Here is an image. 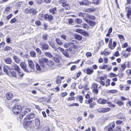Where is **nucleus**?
<instances>
[{"label": "nucleus", "mask_w": 131, "mask_h": 131, "mask_svg": "<svg viewBox=\"0 0 131 131\" xmlns=\"http://www.w3.org/2000/svg\"><path fill=\"white\" fill-rule=\"evenodd\" d=\"M34 122H32V121H28L27 120L24 119V127L27 130H29L35 127Z\"/></svg>", "instance_id": "1"}, {"label": "nucleus", "mask_w": 131, "mask_h": 131, "mask_svg": "<svg viewBox=\"0 0 131 131\" xmlns=\"http://www.w3.org/2000/svg\"><path fill=\"white\" fill-rule=\"evenodd\" d=\"M21 106L19 105H16L12 108V111L15 114H19L21 112Z\"/></svg>", "instance_id": "2"}, {"label": "nucleus", "mask_w": 131, "mask_h": 131, "mask_svg": "<svg viewBox=\"0 0 131 131\" xmlns=\"http://www.w3.org/2000/svg\"><path fill=\"white\" fill-rule=\"evenodd\" d=\"M28 61L29 65V67L28 68V72L34 71L35 68L33 61L30 59L28 60Z\"/></svg>", "instance_id": "3"}, {"label": "nucleus", "mask_w": 131, "mask_h": 131, "mask_svg": "<svg viewBox=\"0 0 131 131\" xmlns=\"http://www.w3.org/2000/svg\"><path fill=\"white\" fill-rule=\"evenodd\" d=\"M39 61L41 67H45L46 65H47L48 60L45 57H43L40 59L39 58Z\"/></svg>", "instance_id": "4"}, {"label": "nucleus", "mask_w": 131, "mask_h": 131, "mask_svg": "<svg viewBox=\"0 0 131 131\" xmlns=\"http://www.w3.org/2000/svg\"><path fill=\"white\" fill-rule=\"evenodd\" d=\"M59 3L61 4L62 6L65 8L66 9L69 10L70 9V7L67 3V0H60L59 1Z\"/></svg>", "instance_id": "5"}, {"label": "nucleus", "mask_w": 131, "mask_h": 131, "mask_svg": "<svg viewBox=\"0 0 131 131\" xmlns=\"http://www.w3.org/2000/svg\"><path fill=\"white\" fill-rule=\"evenodd\" d=\"M77 2L78 4H79L80 6H88L90 5L91 3L90 1L88 0H83L81 2L78 1Z\"/></svg>", "instance_id": "6"}, {"label": "nucleus", "mask_w": 131, "mask_h": 131, "mask_svg": "<svg viewBox=\"0 0 131 131\" xmlns=\"http://www.w3.org/2000/svg\"><path fill=\"white\" fill-rule=\"evenodd\" d=\"M20 65L21 68L25 72H28V68H27V65L25 62H21Z\"/></svg>", "instance_id": "7"}, {"label": "nucleus", "mask_w": 131, "mask_h": 131, "mask_svg": "<svg viewBox=\"0 0 131 131\" xmlns=\"http://www.w3.org/2000/svg\"><path fill=\"white\" fill-rule=\"evenodd\" d=\"M3 71L6 73L7 75L9 72V71H10L11 67L9 68V67L8 66L6 65H4L3 67Z\"/></svg>", "instance_id": "8"}, {"label": "nucleus", "mask_w": 131, "mask_h": 131, "mask_svg": "<svg viewBox=\"0 0 131 131\" xmlns=\"http://www.w3.org/2000/svg\"><path fill=\"white\" fill-rule=\"evenodd\" d=\"M98 86V85L94 83H92L91 86V88L93 91L96 94H97L98 92V90L97 89Z\"/></svg>", "instance_id": "9"}, {"label": "nucleus", "mask_w": 131, "mask_h": 131, "mask_svg": "<svg viewBox=\"0 0 131 131\" xmlns=\"http://www.w3.org/2000/svg\"><path fill=\"white\" fill-rule=\"evenodd\" d=\"M11 69L12 70H16L17 72L21 70L19 67L15 63L12 65Z\"/></svg>", "instance_id": "10"}, {"label": "nucleus", "mask_w": 131, "mask_h": 131, "mask_svg": "<svg viewBox=\"0 0 131 131\" xmlns=\"http://www.w3.org/2000/svg\"><path fill=\"white\" fill-rule=\"evenodd\" d=\"M6 99L8 100H10L13 97L12 93L10 92H7L5 95Z\"/></svg>", "instance_id": "11"}, {"label": "nucleus", "mask_w": 131, "mask_h": 131, "mask_svg": "<svg viewBox=\"0 0 131 131\" xmlns=\"http://www.w3.org/2000/svg\"><path fill=\"white\" fill-rule=\"evenodd\" d=\"M64 79L63 77H60L59 75L56 78V83L57 84H60L61 82V80Z\"/></svg>", "instance_id": "12"}, {"label": "nucleus", "mask_w": 131, "mask_h": 131, "mask_svg": "<svg viewBox=\"0 0 131 131\" xmlns=\"http://www.w3.org/2000/svg\"><path fill=\"white\" fill-rule=\"evenodd\" d=\"M35 116L34 114L33 113H31L29 114L25 118V120H29L33 118Z\"/></svg>", "instance_id": "13"}, {"label": "nucleus", "mask_w": 131, "mask_h": 131, "mask_svg": "<svg viewBox=\"0 0 131 131\" xmlns=\"http://www.w3.org/2000/svg\"><path fill=\"white\" fill-rule=\"evenodd\" d=\"M116 116L118 118L121 119H124L125 118V115L122 113H119L117 114Z\"/></svg>", "instance_id": "14"}, {"label": "nucleus", "mask_w": 131, "mask_h": 131, "mask_svg": "<svg viewBox=\"0 0 131 131\" xmlns=\"http://www.w3.org/2000/svg\"><path fill=\"white\" fill-rule=\"evenodd\" d=\"M116 45V43L115 41H114L112 45V43H109L108 47L111 49H114Z\"/></svg>", "instance_id": "15"}, {"label": "nucleus", "mask_w": 131, "mask_h": 131, "mask_svg": "<svg viewBox=\"0 0 131 131\" xmlns=\"http://www.w3.org/2000/svg\"><path fill=\"white\" fill-rule=\"evenodd\" d=\"M7 75L11 77H16V73L15 71H9Z\"/></svg>", "instance_id": "16"}, {"label": "nucleus", "mask_w": 131, "mask_h": 131, "mask_svg": "<svg viewBox=\"0 0 131 131\" xmlns=\"http://www.w3.org/2000/svg\"><path fill=\"white\" fill-rule=\"evenodd\" d=\"M106 100L100 98L97 100V102L100 104H104L106 103Z\"/></svg>", "instance_id": "17"}, {"label": "nucleus", "mask_w": 131, "mask_h": 131, "mask_svg": "<svg viewBox=\"0 0 131 131\" xmlns=\"http://www.w3.org/2000/svg\"><path fill=\"white\" fill-rule=\"evenodd\" d=\"M32 121V122H34V124L35 123V126H36L37 127H38L40 125V122L38 119H36L34 121Z\"/></svg>", "instance_id": "18"}, {"label": "nucleus", "mask_w": 131, "mask_h": 131, "mask_svg": "<svg viewBox=\"0 0 131 131\" xmlns=\"http://www.w3.org/2000/svg\"><path fill=\"white\" fill-rule=\"evenodd\" d=\"M126 10L127 11V16L128 18H129V16L131 13V8H129V6H128L126 7Z\"/></svg>", "instance_id": "19"}, {"label": "nucleus", "mask_w": 131, "mask_h": 131, "mask_svg": "<svg viewBox=\"0 0 131 131\" xmlns=\"http://www.w3.org/2000/svg\"><path fill=\"white\" fill-rule=\"evenodd\" d=\"M40 46L42 47V48L43 49L47 50H48V45L46 44V43H40Z\"/></svg>", "instance_id": "20"}, {"label": "nucleus", "mask_w": 131, "mask_h": 131, "mask_svg": "<svg viewBox=\"0 0 131 131\" xmlns=\"http://www.w3.org/2000/svg\"><path fill=\"white\" fill-rule=\"evenodd\" d=\"M13 58L14 61L17 63H19L20 62V60L17 56H14Z\"/></svg>", "instance_id": "21"}, {"label": "nucleus", "mask_w": 131, "mask_h": 131, "mask_svg": "<svg viewBox=\"0 0 131 131\" xmlns=\"http://www.w3.org/2000/svg\"><path fill=\"white\" fill-rule=\"evenodd\" d=\"M4 60L5 62L7 64H10L12 62L11 59L9 58H5Z\"/></svg>", "instance_id": "22"}, {"label": "nucleus", "mask_w": 131, "mask_h": 131, "mask_svg": "<svg viewBox=\"0 0 131 131\" xmlns=\"http://www.w3.org/2000/svg\"><path fill=\"white\" fill-rule=\"evenodd\" d=\"M49 12L53 14H55L57 12V8L56 7L52 8L49 10Z\"/></svg>", "instance_id": "23"}, {"label": "nucleus", "mask_w": 131, "mask_h": 131, "mask_svg": "<svg viewBox=\"0 0 131 131\" xmlns=\"http://www.w3.org/2000/svg\"><path fill=\"white\" fill-rule=\"evenodd\" d=\"M84 19L85 20L89 23L91 26H94L96 24V23L94 21H89L87 19H86L85 18H84Z\"/></svg>", "instance_id": "24"}, {"label": "nucleus", "mask_w": 131, "mask_h": 131, "mask_svg": "<svg viewBox=\"0 0 131 131\" xmlns=\"http://www.w3.org/2000/svg\"><path fill=\"white\" fill-rule=\"evenodd\" d=\"M45 55L47 57H48L50 58L53 59L54 58L52 55L51 53L48 52H46L45 53Z\"/></svg>", "instance_id": "25"}, {"label": "nucleus", "mask_w": 131, "mask_h": 131, "mask_svg": "<svg viewBox=\"0 0 131 131\" xmlns=\"http://www.w3.org/2000/svg\"><path fill=\"white\" fill-rule=\"evenodd\" d=\"M93 72V70L89 68L86 70V73L88 74H91Z\"/></svg>", "instance_id": "26"}, {"label": "nucleus", "mask_w": 131, "mask_h": 131, "mask_svg": "<svg viewBox=\"0 0 131 131\" xmlns=\"http://www.w3.org/2000/svg\"><path fill=\"white\" fill-rule=\"evenodd\" d=\"M31 111L30 108H28L25 109L24 111L23 112V115H25L27 113H29Z\"/></svg>", "instance_id": "27"}, {"label": "nucleus", "mask_w": 131, "mask_h": 131, "mask_svg": "<svg viewBox=\"0 0 131 131\" xmlns=\"http://www.w3.org/2000/svg\"><path fill=\"white\" fill-rule=\"evenodd\" d=\"M74 37L76 39L79 40H81L82 39V36L78 34H75Z\"/></svg>", "instance_id": "28"}, {"label": "nucleus", "mask_w": 131, "mask_h": 131, "mask_svg": "<svg viewBox=\"0 0 131 131\" xmlns=\"http://www.w3.org/2000/svg\"><path fill=\"white\" fill-rule=\"evenodd\" d=\"M54 64V62L53 61L48 60L47 65L49 67H52Z\"/></svg>", "instance_id": "29"}, {"label": "nucleus", "mask_w": 131, "mask_h": 131, "mask_svg": "<svg viewBox=\"0 0 131 131\" xmlns=\"http://www.w3.org/2000/svg\"><path fill=\"white\" fill-rule=\"evenodd\" d=\"M75 22L78 24H80L81 23L82 21L81 19L79 18H77L75 19Z\"/></svg>", "instance_id": "30"}, {"label": "nucleus", "mask_w": 131, "mask_h": 131, "mask_svg": "<svg viewBox=\"0 0 131 131\" xmlns=\"http://www.w3.org/2000/svg\"><path fill=\"white\" fill-rule=\"evenodd\" d=\"M30 56L33 57L35 58L36 57V53L34 51H31L30 53Z\"/></svg>", "instance_id": "31"}, {"label": "nucleus", "mask_w": 131, "mask_h": 131, "mask_svg": "<svg viewBox=\"0 0 131 131\" xmlns=\"http://www.w3.org/2000/svg\"><path fill=\"white\" fill-rule=\"evenodd\" d=\"M96 9L94 8H89L86 9V12H94Z\"/></svg>", "instance_id": "32"}, {"label": "nucleus", "mask_w": 131, "mask_h": 131, "mask_svg": "<svg viewBox=\"0 0 131 131\" xmlns=\"http://www.w3.org/2000/svg\"><path fill=\"white\" fill-rule=\"evenodd\" d=\"M47 99L45 97H43L38 99V101L40 102L45 101Z\"/></svg>", "instance_id": "33"}, {"label": "nucleus", "mask_w": 131, "mask_h": 131, "mask_svg": "<svg viewBox=\"0 0 131 131\" xmlns=\"http://www.w3.org/2000/svg\"><path fill=\"white\" fill-rule=\"evenodd\" d=\"M92 99L91 98L88 100H86L85 101V103L86 104H90L92 102Z\"/></svg>", "instance_id": "34"}, {"label": "nucleus", "mask_w": 131, "mask_h": 131, "mask_svg": "<svg viewBox=\"0 0 131 131\" xmlns=\"http://www.w3.org/2000/svg\"><path fill=\"white\" fill-rule=\"evenodd\" d=\"M116 104L119 106L123 105L124 104V103L120 101H118L116 103Z\"/></svg>", "instance_id": "35"}, {"label": "nucleus", "mask_w": 131, "mask_h": 131, "mask_svg": "<svg viewBox=\"0 0 131 131\" xmlns=\"http://www.w3.org/2000/svg\"><path fill=\"white\" fill-rule=\"evenodd\" d=\"M78 99L80 103H82L83 102V97L81 95H79L78 96Z\"/></svg>", "instance_id": "36"}, {"label": "nucleus", "mask_w": 131, "mask_h": 131, "mask_svg": "<svg viewBox=\"0 0 131 131\" xmlns=\"http://www.w3.org/2000/svg\"><path fill=\"white\" fill-rule=\"evenodd\" d=\"M96 103L95 102H93L92 103L90 104L89 105V107L91 108H94V106L96 105Z\"/></svg>", "instance_id": "37"}, {"label": "nucleus", "mask_w": 131, "mask_h": 131, "mask_svg": "<svg viewBox=\"0 0 131 131\" xmlns=\"http://www.w3.org/2000/svg\"><path fill=\"white\" fill-rule=\"evenodd\" d=\"M106 103L108 104V106L111 107H115V106L114 104L111 103L110 102L108 101H107Z\"/></svg>", "instance_id": "38"}, {"label": "nucleus", "mask_w": 131, "mask_h": 131, "mask_svg": "<svg viewBox=\"0 0 131 131\" xmlns=\"http://www.w3.org/2000/svg\"><path fill=\"white\" fill-rule=\"evenodd\" d=\"M103 113H105L110 111L111 109L109 108H103Z\"/></svg>", "instance_id": "39"}, {"label": "nucleus", "mask_w": 131, "mask_h": 131, "mask_svg": "<svg viewBox=\"0 0 131 131\" xmlns=\"http://www.w3.org/2000/svg\"><path fill=\"white\" fill-rule=\"evenodd\" d=\"M18 72L19 76L20 77H23L24 75V73L23 72L21 71L20 70L18 71Z\"/></svg>", "instance_id": "40"}, {"label": "nucleus", "mask_w": 131, "mask_h": 131, "mask_svg": "<svg viewBox=\"0 0 131 131\" xmlns=\"http://www.w3.org/2000/svg\"><path fill=\"white\" fill-rule=\"evenodd\" d=\"M79 106V105L78 103H73L72 104H69L68 105V106L69 107H73V106Z\"/></svg>", "instance_id": "41"}, {"label": "nucleus", "mask_w": 131, "mask_h": 131, "mask_svg": "<svg viewBox=\"0 0 131 131\" xmlns=\"http://www.w3.org/2000/svg\"><path fill=\"white\" fill-rule=\"evenodd\" d=\"M121 70L123 71L126 68V66L125 64H123L121 65Z\"/></svg>", "instance_id": "42"}, {"label": "nucleus", "mask_w": 131, "mask_h": 131, "mask_svg": "<svg viewBox=\"0 0 131 131\" xmlns=\"http://www.w3.org/2000/svg\"><path fill=\"white\" fill-rule=\"evenodd\" d=\"M107 66L106 64H104L103 66H100L99 67V68L101 69H105L107 68Z\"/></svg>", "instance_id": "43"}, {"label": "nucleus", "mask_w": 131, "mask_h": 131, "mask_svg": "<svg viewBox=\"0 0 131 131\" xmlns=\"http://www.w3.org/2000/svg\"><path fill=\"white\" fill-rule=\"evenodd\" d=\"M62 53L64 54V56L67 57L69 58L70 57L69 54L66 51H65L64 52H63Z\"/></svg>", "instance_id": "44"}, {"label": "nucleus", "mask_w": 131, "mask_h": 131, "mask_svg": "<svg viewBox=\"0 0 131 131\" xmlns=\"http://www.w3.org/2000/svg\"><path fill=\"white\" fill-rule=\"evenodd\" d=\"M56 41L57 43L59 45H61L62 44V42H61V40L58 39H56Z\"/></svg>", "instance_id": "45"}, {"label": "nucleus", "mask_w": 131, "mask_h": 131, "mask_svg": "<svg viewBox=\"0 0 131 131\" xmlns=\"http://www.w3.org/2000/svg\"><path fill=\"white\" fill-rule=\"evenodd\" d=\"M48 35H47L44 34L43 35L42 39L44 40H46L47 39Z\"/></svg>", "instance_id": "46"}, {"label": "nucleus", "mask_w": 131, "mask_h": 131, "mask_svg": "<svg viewBox=\"0 0 131 131\" xmlns=\"http://www.w3.org/2000/svg\"><path fill=\"white\" fill-rule=\"evenodd\" d=\"M37 12V11L35 9L32 8L31 13H32L33 15H34L36 14Z\"/></svg>", "instance_id": "47"}, {"label": "nucleus", "mask_w": 131, "mask_h": 131, "mask_svg": "<svg viewBox=\"0 0 131 131\" xmlns=\"http://www.w3.org/2000/svg\"><path fill=\"white\" fill-rule=\"evenodd\" d=\"M82 26L83 28L87 29H88L89 28L88 26L85 24H83L82 25Z\"/></svg>", "instance_id": "48"}, {"label": "nucleus", "mask_w": 131, "mask_h": 131, "mask_svg": "<svg viewBox=\"0 0 131 131\" xmlns=\"http://www.w3.org/2000/svg\"><path fill=\"white\" fill-rule=\"evenodd\" d=\"M16 20V19L15 17L12 19L10 21V23L11 24H13L15 23Z\"/></svg>", "instance_id": "49"}, {"label": "nucleus", "mask_w": 131, "mask_h": 131, "mask_svg": "<svg viewBox=\"0 0 131 131\" xmlns=\"http://www.w3.org/2000/svg\"><path fill=\"white\" fill-rule=\"evenodd\" d=\"M32 8H27L26 10V12L27 13H31Z\"/></svg>", "instance_id": "50"}, {"label": "nucleus", "mask_w": 131, "mask_h": 131, "mask_svg": "<svg viewBox=\"0 0 131 131\" xmlns=\"http://www.w3.org/2000/svg\"><path fill=\"white\" fill-rule=\"evenodd\" d=\"M85 14L81 12L79 13H78V15L80 17H83L84 16Z\"/></svg>", "instance_id": "51"}, {"label": "nucleus", "mask_w": 131, "mask_h": 131, "mask_svg": "<svg viewBox=\"0 0 131 131\" xmlns=\"http://www.w3.org/2000/svg\"><path fill=\"white\" fill-rule=\"evenodd\" d=\"M110 84V80L109 79H107L105 83V86H109Z\"/></svg>", "instance_id": "52"}, {"label": "nucleus", "mask_w": 131, "mask_h": 131, "mask_svg": "<svg viewBox=\"0 0 131 131\" xmlns=\"http://www.w3.org/2000/svg\"><path fill=\"white\" fill-rule=\"evenodd\" d=\"M86 55L87 57H89L92 56V54L90 52H88L86 53Z\"/></svg>", "instance_id": "53"}, {"label": "nucleus", "mask_w": 131, "mask_h": 131, "mask_svg": "<svg viewBox=\"0 0 131 131\" xmlns=\"http://www.w3.org/2000/svg\"><path fill=\"white\" fill-rule=\"evenodd\" d=\"M36 69L37 70L39 71H40L41 69V68H40V66L38 64H36Z\"/></svg>", "instance_id": "54"}, {"label": "nucleus", "mask_w": 131, "mask_h": 131, "mask_svg": "<svg viewBox=\"0 0 131 131\" xmlns=\"http://www.w3.org/2000/svg\"><path fill=\"white\" fill-rule=\"evenodd\" d=\"M11 49L10 47L9 46H7L4 48V50L5 51L9 50Z\"/></svg>", "instance_id": "55"}, {"label": "nucleus", "mask_w": 131, "mask_h": 131, "mask_svg": "<svg viewBox=\"0 0 131 131\" xmlns=\"http://www.w3.org/2000/svg\"><path fill=\"white\" fill-rule=\"evenodd\" d=\"M42 130V131H49V129L48 127H46L43 128Z\"/></svg>", "instance_id": "56"}, {"label": "nucleus", "mask_w": 131, "mask_h": 131, "mask_svg": "<svg viewBox=\"0 0 131 131\" xmlns=\"http://www.w3.org/2000/svg\"><path fill=\"white\" fill-rule=\"evenodd\" d=\"M61 94L62 97H64L67 95V92H64L61 93Z\"/></svg>", "instance_id": "57"}, {"label": "nucleus", "mask_w": 131, "mask_h": 131, "mask_svg": "<svg viewBox=\"0 0 131 131\" xmlns=\"http://www.w3.org/2000/svg\"><path fill=\"white\" fill-rule=\"evenodd\" d=\"M100 1V0H97L95 2H92V3L95 5H97L99 4Z\"/></svg>", "instance_id": "58"}, {"label": "nucleus", "mask_w": 131, "mask_h": 131, "mask_svg": "<svg viewBox=\"0 0 131 131\" xmlns=\"http://www.w3.org/2000/svg\"><path fill=\"white\" fill-rule=\"evenodd\" d=\"M81 34L85 36H88L89 34L88 33L86 32L83 31H82Z\"/></svg>", "instance_id": "59"}, {"label": "nucleus", "mask_w": 131, "mask_h": 131, "mask_svg": "<svg viewBox=\"0 0 131 131\" xmlns=\"http://www.w3.org/2000/svg\"><path fill=\"white\" fill-rule=\"evenodd\" d=\"M104 63H107L108 61V59L106 57L104 58Z\"/></svg>", "instance_id": "60"}, {"label": "nucleus", "mask_w": 131, "mask_h": 131, "mask_svg": "<svg viewBox=\"0 0 131 131\" xmlns=\"http://www.w3.org/2000/svg\"><path fill=\"white\" fill-rule=\"evenodd\" d=\"M88 16L90 19L93 20L95 19V18L94 16L92 15H88Z\"/></svg>", "instance_id": "61"}, {"label": "nucleus", "mask_w": 131, "mask_h": 131, "mask_svg": "<svg viewBox=\"0 0 131 131\" xmlns=\"http://www.w3.org/2000/svg\"><path fill=\"white\" fill-rule=\"evenodd\" d=\"M111 77H116V75L114 73H110L109 74Z\"/></svg>", "instance_id": "62"}, {"label": "nucleus", "mask_w": 131, "mask_h": 131, "mask_svg": "<svg viewBox=\"0 0 131 131\" xmlns=\"http://www.w3.org/2000/svg\"><path fill=\"white\" fill-rule=\"evenodd\" d=\"M35 24L37 26H38L40 25L41 23L40 21L38 20L35 22Z\"/></svg>", "instance_id": "63"}, {"label": "nucleus", "mask_w": 131, "mask_h": 131, "mask_svg": "<svg viewBox=\"0 0 131 131\" xmlns=\"http://www.w3.org/2000/svg\"><path fill=\"white\" fill-rule=\"evenodd\" d=\"M12 16V14H10L8 15L6 17V19L7 20H8Z\"/></svg>", "instance_id": "64"}]
</instances>
